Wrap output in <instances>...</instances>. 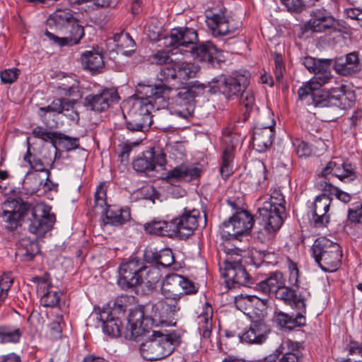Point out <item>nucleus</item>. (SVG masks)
<instances>
[{
	"label": "nucleus",
	"instance_id": "obj_23",
	"mask_svg": "<svg viewBox=\"0 0 362 362\" xmlns=\"http://www.w3.org/2000/svg\"><path fill=\"white\" fill-rule=\"evenodd\" d=\"M331 201L329 197L325 194L316 197L310 206L313 221L315 227H325L329 221V215L327 214L329 209Z\"/></svg>",
	"mask_w": 362,
	"mask_h": 362
},
{
	"label": "nucleus",
	"instance_id": "obj_18",
	"mask_svg": "<svg viewBox=\"0 0 362 362\" xmlns=\"http://www.w3.org/2000/svg\"><path fill=\"white\" fill-rule=\"evenodd\" d=\"M153 319L145 317L142 308H136L130 311L128 316V325L124 337L129 339H134L143 334L152 324Z\"/></svg>",
	"mask_w": 362,
	"mask_h": 362
},
{
	"label": "nucleus",
	"instance_id": "obj_12",
	"mask_svg": "<svg viewBox=\"0 0 362 362\" xmlns=\"http://www.w3.org/2000/svg\"><path fill=\"white\" fill-rule=\"evenodd\" d=\"M321 175L323 177L334 176L344 183L352 182L356 178L355 168L340 157L332 158L323 168Z\"/></svg>",
	"mask_w": 362,
	"mask_h": 362
},
{
	"label": "nucleus",
	"instance_id": "obj_10",
	"mask_svg": "<svg viewBox=\"0 0 362 362\" xmlns=\"http://www.w3.org/2000/svg\"><path fill=\"white\" fill-rule=\"evenodd\" d=\"M122 303V299H117L112 310L104 308L99 311L97 317V319L102 322L103 332L112 337H118L122 334V322L118 317L115 316L117 311L119 313L125 312L126 306H124Z\"/></svg>",
	"mask_w": 362,
	"mask_h": 362
},
{
	"label": "nucleus",
	"instance_id": "obj_37",
	"mask_svg": "<svg viewBox=\"0 0 362 362\" xmlns=\"http://www.w3.org/2000/svg\"><path fill=\"white\" fill-rule=\"evenodd\" d=\"M81 62L85 69L93 73L100 72L104 67L103 56L95 50H89L81 55Z\"/></svg>",
	"mask_w": 362,
	"mask_h": 362
},
{
	"label": "nucleus",
	"instance_id": "obj_19",
	"mask_svg": "<svg viewBox=\"0 0 362 362\" xmlns=\"http://www.w3.org/2000/svg\"><path fill=\"white\" fill-rule=\"evenodd\" d=\"M206 23L214 37H221L233 34L237 29L233 21L224 12L207 15Z\"/></svg>",
	"mask_w": 362,
	"mask_h": 362
},
{
	"label": "nucleus",
	"instance_id": "obj_36",
	"mask_svg": "<svg viewBox=\"0 0 362 362\" xmlns=\"http://www.w3.org/2000/svg\"><path fill=\"white\" fill-rule=\"evenodd\" d=\"M74 107V100L66 98H57L54 100L49 105L39 109L40 115L43 117L46 113L64 114L72 111Z\"/></svg>",
	"mask_w": 362,
	"mask_h": 362
},
{
	"label": "nucleus",
	"instance_id": "obj_47",
	"mask_svg": "<svg viewBox=\"0 0 362 362\" xmlns=\"http://www.w3.org/2000/svg\"><path fill=\"white\" fill-rule=\"evenodd\" d=\"M200 173L201 170L199 168L181 165L169 172L168 177L190 181L199 177Z\"/></svg>",
	"mask_w": 362,
	"mask_h": 362
},
{
	"label": "nucleus",
	"instance_id": "obj_27",
	"mask_svg": "<svg viewBox=\"0 0 362 362\" xmlns=\"http://www.w3.org/2000/svg\"><path fill=\"white\" fill-rule=\"evenodd\" d=\"M180 310L178 302H173L165 298L153 305L152 315L153 317H158L160 322H167L174 320Z\"/></svg>",
	"mask_w": 362,
	"mask_h": 362
},
{
	"label": "nucleus",
	"instance_id": "obj_20",
	"mask_svg": "<svg viewBox=\"0 0 362 362\" xmlns=\"http://www.w3.org/2000/svg\"><path fill=\"white\" fill-rule=\"evenodd\" d=\"M199 211L197 209L185 211V212L177 218L172 220L175 235H178L181 238H188L193 234L198 226V218Z\"/></svg>",
	"mask_w": 362,
	"mask_h": 362
},
{
	"label": "nucleus",
	"instance_id": "obj_33",
	"mask_svg": "<svg viewBox=\"0 0 362 362\" xmlns=\"http://www.w3.org/2000/svg\"><path fill=\"white\" fill-rule=\"evenodd\" d=\"M276 298L282 300L286 304L293 305L299 311L305 313V298L301 293H297L293 288L286 286L285 284L275 293Z\"/></svg>",
	"mask_w": 362,
	"mask_h": 362
},
{
	"label": "nucleus",
	"instance_id": "obj_42",
	"mask_svg": "<svg viewBox=\"0 0 362 362\" xmlns=\"http://www.w3.org/2000/svg\"><path fill=\"white\" fill-rule=\"evenodd\" d=\"M75 18L69 11H58L54 13L47 20L49 27L54 26L56 30L62 31L71 23H74Z\"/></svg>",
	"mask_w": 362,
	"mask_h": 362
},
{
	"label": "nucleus",
	"instance_id": "obj_25",
	"mask_svg": "<svg viewBox=\"0 0 362 362\" xmlns=\"http://www.w3.org/2000/svg\"><path fill=\"white\" fill-rule=\"evenodd\" d=\"M192 57L202 62H206L214 66V61L219 57V50L211 41H206L199 45H194L189 49Z\"/></svg>",
	"mask_w": 362,
	"mask_h": 362
},
{
	"label": "nucleus",
	"instance_id": "obj_31",
	"mask_svg": "<svg viewBox=\"0 0 362 362\" xmlns=\"http://www.w3.org/2000/svg\"><path fill=\"white\" fill-rule=\"evenodd\" d=\"M262 228L257 233L256 238L261 243L269 241L273 237L274 233L278 230L283 224V218L278 216L268 217H259Z\"/></svg>",
	"mask_w": 362,
	"mask_h": 362
},
{
	"label": "nucleus",
	"instance_id": "obj_13",
	"mask_svg": "<svg viewBox=\"0 0 362 362\" xmlns=\"http://www.w3.org/2000/svg\"><path fill=\"white\" fill-rule=\"evenodd\" d=\"M250 74L244 71L243 74L235 73L221 81L219 89L228 100L238 98L249 86Z\"/></svg>",
	"mask_w": 362,
	"mask_h": 362
},
{
	"label": "nucleus",
	"instance_id": "obj_59",
	"mask_svg": "<svg viewBox=\"0 0 362 362\" xmlns=\"http://www.w3.org/2000/svg\"><path fill=\"white\" fill-rule=\"evenodd\" d=\"M13 283L11 273H5L0 277V305L8 296V291Z\"/></svg>",
	"mask_w": 362,
	"mask_h": 362
},
{
	"label": "nucleus",
	"instance_id": "obj_16",
	"mask_svg": "<svg viewBox=\"0 0 362 362\" xmlns=\"http://www.w3.org/2000/svg\"><path fill=\"white\" fill-rule=\"evenodd\" d=\"M171 88L165 83L159 85H146L139 83L136 90L138 98H148L149 102L156 105V109L159 110L167 106V93Z\"/></svg>",
	"mask_w": 362,
	"mask_h": 362
},
{
	"label": "nucleus",
	"instance_id": "obj_3",
	"mask_svg": "<svg viewBox=\"0 0 362 362\" xmlns=\"http://www.w3.org/2000/svg\"><path fill=\"white\" fill-rule=\"evenodd\" d=\"M226 258L222 264H220V270L223 277L226 279V282L228 286H244L250 287L253 281L245 268L241 264L240 261L245 252L238 247L226 248L224 250Z\"/></svg>",
	"mask_w": 362,
	"mask_h": 362
},
{
	"label": "nucleus",
	"instance_id": "obj_44",
	"mask_svg": "<svg viewBox=\"0 0 362 362\" xmlns=\"http://www.w3.org/2000/svg\"><path fill=\"white\" fill-rule=\"evenodd\" d=\"M212 308L208 303L205 304L204 311L198 317L199 331L203 338L211 337L212 329Z\"/></svg>",
	"mask_w": 362,
	"mask_h": 362
},
{
	"label": "nucleus",
	"instance_id": "obj_54",
	"mask_svg": "<svg viewBox=\"0 0 362 362\" xmlns=\"http://www.w3.org/2000/svg\"><path fill=\"white\" fill-rule=\"evenodd\" d=\"M252 257L254 260V264L259 266L262 263L275 264L277 263L278 255L268 250H255L252 252Z\"/></svg>",
	"mask_w": 362,
	"mask_h": 362
},
{
	"label": "nucleus",
	"instance_id": "obj_24",
	"mask_svg": "<svg viewBox=\"0 0 362 362\" xmlns=\"http://www.w3.org/2000/svg\"><path fill=\"white\" fill-rule=\"evenodd\" d=\"M269 333V329L263 321L255 320L245 329L240 338L243 342L261 344L266 341Z\"/></svg>",
	"mask_w": 362,
	"mask_h": 362
},
{
	"label": "nucleus",
	"instance_id": "obj_8",
	"mask_svg": "<svg viewBox=\"0 0 362 362\" xmlns=\"http://www.w3.org/2000/svg\"><path fill=\"white\" fill-rule=\"evenodd\" d=\"M28 203L21 199H6L1 205V218L4 226L9 230H14L26 220Z\"/></svg>",
	"mask_w": 362,
	"mask_h": 362
},
{
	"label": "nucleus",
	"instance_id": "obj_55",
	"mask_svg": "<svg viewBox=\"0 0 362 362\" xmlns=\"http://www.w3.org/2000/svg\"><path fill=\"white\" fill-rule=\"evenodd\" d=\"M59 90L62 94L72 98L74 100V105L77 100L81 98V93L79 89L78 82L72 81L71 83H61Z\"/></svg>",
	"mask_w": 362,
	"mask_h": 362
},
{
	"label": "nucleus",
	"instance_id": "obj_4",
	"mask_svg": "<svg viewBox=\"0 0 362 362\" xmlns=\"http://www.w3.org/2000/svg\"><path fill=\"white\" fill-rule=\"evenodd\" d=\"M312 252L315 262L325 272H335L341 265V247L325 237L319 238L315 241Z\"/></svg>",
	"mask_w": 362,
	"mask_h": 362
},
{
	"label": "nucleus",
	"instance_id": "obj_26",
	"mask_svg": "<svg viewBox=\"0 0 362 362\" xmlns=\"http://www.w3.org/2000/svg\"><path fill=\"white\" fill-rule=\"evenodd\" d=\"M37 283V292L41 293L40 303L44 307H54L59 303L61 292L54 291L53 286L45 277H36Z\"/></svg>",
	"mask_w": 362,
	"mask_h": 362
},
{
	"label": "nucleus",
	"instance_id": "obj_39",
	"mask_svg": "<svg viewBox=\"0 0 362 362\" xmlns=\"http://www.w3.org/2000/svg\"><path fill=\"white\" fill-rule=\"evenodd\" d=\"M39 252L40 248L37 242L29 238H23L18 243L16 255L21 260L29 262L33 260Z\"/></svg>",
	"mask_w": 362,
	"mask_h": 362
},
{
	"label": "nucleus",
	"instance_id": "obj_41",
	"mask_svg": "<svg viewBox=\"0 0 362 362\" xmlns=\"http://www.w3.org/2000/svg\"><path fill=\"white\" fill-rule=\"evenodd\" d=\"M152 124L151 116H141L136 113L130 112L129 119L126 120V127L132 132L147 131Z\"/></svg>",
	"mask_w": 362,
	"mask_h": 362
},
{
	"label": "nucleus",
	"instance_id": "obj_58",
	"mask_svg": "<svg viewBox=\"0 0 362 362\" xmlns=\"http://www.w3.org/2000/svg\"><path fill=\"white\" fill-rule=\"evenodd\" d=\"M175 62L163 67L157 75L158 79L165 84L176 81Z\"/></svg>",
	"mask_w": 362,
	"mask_h": 362
},
{
	"label": "nucleus",
	"instance_id": "obj_61",
	"mask_svg": "<svg viewBox=\"0 0 362 362\" xmlns=\"http://www.w3.org/2000/svg\"><path fill=\"white\" fill-rule=\"evenodd\" d=\"M20 70L17 68L5 69L0 73L1 83L4 84H11L14 83L20 75Z\"/></svg>",
	"mask_w": 362,
	"mask_h": 362
},
{
	"label": "nucleus",
	"instance_id": "obj_64",
	"mask_svg": "<svg viewBox=\"0 0 362 362\" xmlns=\"http://www.w3.org/2000/svg\"><path fill=\"white\" fill-rule=\"evenodd\" d=\"M59 139V145L62 146L66 151H69L76 149L79 146L78 139L76 138H71L68 136L63 135L58 136Z\"/></svg>",
	"mask_w": 362,
	"mask_h": 362
},
{
	"label": "nucleus",
	"instance_id": "obj_40",
	"mask_svg": "<svg viewBox=\"0 0 362 362\" xmlns=\"http://www.w3.org/2000/svg\"><path fill=\"white\" fill-rule=\"evenodd\" d=\"M303 313V312L300 311L293 318L283 312L276 311L275 312L274 319L275 322L281 327L292 329L296 327L305 325V317Z\"/></svg>",
	"mask_w": 362,
	"mask_h": 362
},
{
	"label": "nucleus",
	"instance_id": "obj_38",
	"mask_svg": "<svg viewBox=\"0 0 362 362\" xmlns=\"http://www.w3.org/2000/svg\"><path fill=\"white\" fill-rule=\"evenodd\" d=\"M173 223L172 221L168 222L165 221L153 220L144 226V230L147 233L156 235L173 236L175 231L173 229Z\"/></svg>",
	"mask_w": 362,
	"mask_h": 362
},
{
	"label": "nucleus",
	"instance_id": "obj_6",
	"mask_svg": "<svg viewBox=\"0 0 362 362\" xmlns=\"http://www.w3.org/2000/svg\"><path fill=\"white\" fill-rule=\"evenodd\" d=\"M160 291L165 299L179 303L184 295L196 293L197 287L187 278L177 274H172L166 276Z\"/></svg>",
	"mask_w": 362,
	"mask_h": 362
},
{
	"label": "nucleus",
	"instance_id": "obj_53",
	"mask_svg": "<svg viewBox=\"0 0 362 362\" xmlns=\"http://www.w3.org/2000/svg\"><path fill=\"white\" fill-rule=\"evenodd\" d=\"M156 108V105L149 102L148 98H137L134 100L130 112L141 116H151V111Z\"/></svg>",
	"mask_w": 362,
	"mask_h": 362
},
{
	"label": "nucleus",
	"instance_id": "obj_46",
	"mask_svg": "<svg viewBox=\"0 0 362 362\" xmlns=\"http://www.w3.org/2000/svg\"><path fill=\"white\" fill-rule=\"evenodd\" d=\"M176 80L181 83L196 76L198 67L194 64L187 62H175Z\"/></svg>",
	"mask_w": 362,
	"mask_h": 362
},
{
	"label": "nucleus",
	"instance_id": "obj_30",
	"mask_svg": "<svg viewBox=\"0 0 362 362\" xmlns=\"http://www.w3.org/2000/svg\"><path fill=\"white\" fill-rule=\"evenodd\" d=\"M144 257L146 262L164 268L171 266L175 261L173 253L169 248L158 250L148 247L145 250Z\"/></svg>",
	"mask_w": 362,
	"mask_h": 362
},
{
	"label": "nucleus",
	"instance_id": "obj_17",
	"mask_svg": "<svg viewBox=\"0 0 362 362\" xmlns=\"http://www.w3.org/2000/svg\"><path fill=\"white\" fill-rule=\"evenodd\" d=\"M119 99L117 90L105 88L100 93L87 95L83 103L87 110L102 112L109 108L111 103L117 102Z\"/></svg>",
	"mask_w": 362,
	"mask_h": 362
},
{
	"label": "nucleus",
	"instance_id": "obj_51",
	"mask_svg": "<svg viewBox=\"0 0 362 362\" xmlns=\"http://www.w3.org/2000/svg\"><path fill=\"white\" fill-rule=\"evenodd\" d=\"M64 30L69 46L78 44L84 36L83 27L78 23L76 18L74 23H71L70 27L68 26Z\"/></svg>",
	"mask_w": 362,
	"mask_h": 362
},
{
	"label": "nucleus",
	"instance_id": "obj_60",
	"mask_svg": "<svg viewBox=\"0 0 362 362\" xmlns=\"http://www.w3.org/2000/svg\"><path fill=\"white\" fill-rule=\"evenodd\" d=\"M148 60L151 64L156 65H168L173 62L170 56V53L164 50L157 51L150 56Z\"/></svg>",
	"mask_w": 362,
	"mask_h": 362
},
{
	"label": "nucleus",
	"instance_id": "obj_29",
	"mask_svg": "<svg viewBox=\"0 0 362 362\" xmlns=\"http://www.w3.org/2000/svg\"><path fill=\"white\" fill-rule=\"evenodd\" d=\"M333 68L337 74L346 76L359 72L361 64L358 54L354 52L347 54L345 59H337L333 64Z\"/></svg>",
	"mask_w": 362,
	"mask_h": 362
},
{
	"label": "nucleus",
	"instance_id": "obj_56",
	"mask_svg": "<svg viewBox=\"0 0 362 362\" xmlns=\"http://www.w3.org/2000/svg\"><path fill=\"white\" fill-rule=\"evenodd\" d=\"M318 186L322 190L328 191L334 194L338 199L344 203H347L351 200V196L348 193L341 191L328 182L321 181L318 183Z\"/></svg>",
	"mask_w": 362,
	"mask_h": 362
},
{
	"label": "nucleus",
	"instance_id": "obj_52",
	"mask_svg": "<svg viewBox=\"0 0 362 362\" xmlns=\"http://www.w3.org/2000/svg\"><path fill=\"white\" fill-rule=\"evenodd\" d=\"M22 332L19 328L0 326V343H17L20 341Z\"/></svg>",
	"mask_w": 362,
	"mask_h": 362
},
{
	"label": "nucleus",
	"instance_id": "obj_11",
	"mask_svg": "<svg viewBox=\"0 0 362 362\" xmlns=\"http://www.w3.org/2000/svg\"><path fill=\"white\" fill-rule=\"evenodd\" d=\"M143 262L139 259H131L122 262L119 267L117 283L123 289H128L141 284V269Z\"/></svg>",
	"mask_w": 362,
	"mask_h": 362
},
{
	"label": "nucleus",
	"instance_id": "obj_28",
	"mask_svg": "<svg viewBox=\"0 0 362 362\" xmlns=\"http://www.w3.org/2000/svg\"><path fill=\"white\" fill-rule=\"evenodd\" d=\"M275 122L263 127H255L252 136L253 148L258 152L262 153L267 151L272 146L274 140Z\"/></svg>",
	"mask_w": 362,
	"mask_h": 362
},
{
	"label": "nucleus",
	"instance_id": "obj_15",
	"mask_svg": "<svg viewBox=\"0 0 362 362\" xmlns=\"http://www.w3.org/2000/svg\"><path fill=\"white\" fill-rule=\"evenodd\" d=\"M166 163L165 154L159 148H152L139 155L133 162L137 172L154 170L156 166L163 167Z\"/></svg>",
	"mask_w": 362,
	"mask_h": 362
},
{
	"label": "nucleus",
	"instance_id": "obj_35",
	"mask_svg": "<svg viewBox=\"0 0 362 362\" xmlns=\"http://www.w3.org/2000/svg\"><path fill=\"white\" fill-rule=\"evenodd\" d=\"M285 281L280 272L271 273L264 280L257 284L256 288L265 294L276 293L284 286Z\"/></svg>",
	"mask_w": 362,
	"mask_h": 362
},
{
	"label": "nucleus",
	"instance_id": "obj_50",
	"mask_svg": "<svg viewBox=\"0 0 362 362\" xmlns=\"http://www.w3.org/2000/svg\"><path fill=\"white\" fill-rule=\"evenodd\" d=\"M24 160L29 163L31 170L30 171H35L40 174V173H47V171H50L49 168H52L54 161L44 162L40 158L33 156L28 148L26 154L24 156Z\"/></svg>",
	"mask_w": 362,
	"mask_h": 362
},
{
	"label": "nucleus",
	"instance_id": "obj_34",
	"mask_svg": "<svg viewBox=\"0 0 362 362\" xmlns=\"http://www.w3.org/2000/svg\"><path fill=\"white\" fill-rule=\"evenodd\" d=\"M283 354L279 362H298L302 356L297 344L290 339L284 340L275 351V357Z\"/></svg>",
	"mask_w": 362,
	"mask_h": 362
},
{
	"label": "nucleus",
	"instance_id": "obj_63",
	"mask_svg": "<svg viewBox=\"0 0 362 362\" xmlns=\"http://www.w3.org/2000/svg\"><path fill=\"white\" fill-rule=\"evenodd\" d=\"M269 300L267 298H260L256 296H243L236 297L235 303L237 308L241 307L242 304H246L247 303H255L256 304L258 302H261L264 305H266L268 303Z\"/></svg>",
	"mask_w": 362,
	"mask_h": 362
},
{
	"label": "nucleus",
	"instance_id": "obj_57",
	"mask_svg": "<svg viewBox=\"0 0 362 362\" xmlns=\"http://www.w3.org/2000/svg\"><path fill=\"white\" fill-rule=\"evenodd\" d=\"M347 349L351 357L339 362H362L361 344L357 341H351L347 346Z\"/></svg>",
	"mask_w": 362,
	"mask_h": 362
},
{
	"label": "nucleus",
	"instance_id": "obj_43",
	"mask_svg": "<svg viewBox=\"0 0 362 362\" xmlns=\"http://www.w3.org/2000/svg\"><path fill=\"white\" fill-rule=\"evenodd\" d=\"M140 276L141 284L144 283L148 288H153L160 281L162 274L158 267L154 264L146 266L143 263Z\"/></svg>",
	"mask_w": 362,
	"mask_h": 362
},
{
	"label": "nucleus",
	"instance_id": "obj_45",
	"mask_svg": "<svg viewBox=\"0 0 362 362\" xmlns=\"http://www.w3.org/2000/svg\"><path fill=\"white\" fill-rule=\"evenodd\" d=\"M240 110L243 114V120H247L251 112L258 110L255 104L253 92L247 88L240 94Z\"/></svg>",
	"mask_w": 362,
	"mask_h": 362
},
{
	"label": "nucleus",
	"instance_id": "obj_48",
	"mask_svg": "<svg viewBox=\"0 0 362 362\" xmlns=\"http://www.w3.org/2000/svg\"><path fill=\"white\" fill-rule=\"evenodd\" d=\"M233 152L234 146L228 145L223 149L221 156L220 173L222 177L228 178L233 172Z\"/></svg>",
	"mask_w": 362,
	"mask_h": 362
},
{
	"label": "nucleus",
	"instance_id": "obj_49",
	"mask_svg": "<svg viewBox=\"0 0 362 362\" xmlns=\"http://www.w3.org/2000/svg\"><path fill=\"white\" fill-rule=\"evenodd\" d=\"M23 189L26 194H33L41 189L42 178L35 171H28L23 181Z\"/></svg>",
	"mask_w": 362,
	"mask_h": 362
},
{
	"label": "nucleus",
	"instance_id": "obj_7",
	"mask_svg": "<svg viewBox=\"0 0 362 362\" xmlns=\"http://www.w3.org/2000/svg\"><path fill=\"white\" fill-rule=\"evenodd\" d=\"M254 223L253 216L247 211L236 212L228 221L221 226V234L223 239H239L240 236L247 234Z\"/></svg>",
	"mask_w": 362,
	"mask_h": 362
},
{
	"label": "nucleus",
	"instance_id": "obj_14",
	"mask_svg": "<svg viewBox=\"0 0 362 362\" xmlns=\"http://www.w3.org/2000/svg\"><path fill=\"white\" fill-rule=\"evenodd\" d=\"M165 40L168 46L179 49L181 53L187 54L196 44L198 35L197 31L192 28H177L172 29Z\"/></svg>",
	"mask_w": 362,
	"mask_h": 362
},
{
	"label": "nucleus",
	"instance_id": "obj_2",
	"mask_svg": "<svg viewBox=\"0 0 362 362\" xmlns=\"http://www.w3.org/2000/svg\"><path fill=\"white\" fill-rule=\"evenodd\" d=\"M312 103L315 107H325L334 106L346 109L354 105L355 93L346 85L336 83L329 89H316L310 93Z\"/></svg>",
	"mask_w": 362,
	"mask_h": 362
},
{
	"label": "nucleus",
	"instance_id": "obj_1",
	"mask_svg": "<svg viewBox=\"0 0 362 362\" xmlns=\"http://www.w3.org/2000/svg\"><path fill=\"white\" fill-rule=\"evenodd\" d=\"M180 342L181 335L177 331H153L151 337L140 345L139 350L146 361H158L171 354Z\"/></svg>",
	"mask_w": 362,
	"mask_h": 362
},
{
	"label": "nucleus",
	"instance_id": "obj_9",
	"mask_svg": "<svg viewBox=\"0 0 362 362\" xmlns=\"http://www.w3.org/2000/svg\"><path fill=\"white\" fill-rule=\"evenodd\" d=\"M94 208L95 210L101 209V213L105 212V223L115 226L122 225L130 219V211L129 209H115L108 206L106 202V189L104 184H100L94 195Z\"/></svg>",
	"mask_w": 362,
	"mask_h": 362
},
{
	"label": "nucleus",
	"instance_id": "obj_5",
	"mask_svg": "<svg viewBox=\"0 0 362 362\" xmlns=\"http://www.w3.org/2000/svg\"><path fill=\"white\" fill-rule=\"evenodd\" d=\"M26 221L29 222V231L41 236L52 228L55 216L50 213V208L45 204H37L34 206L28 204Z\"/></svg>",
	"mask_w": 362,
	"mask_h": 362
},
{
	"label": "nucleus",
	"instance_id": "obj_22",
	"mask_svg": "<svg viewBox=\"0 0 362 362\" xmlns=\"http://www.w3.org/2000/svg\"><path fill=\"white\" fill-rule=\"evenodd\" d=\"M335 25L336 21L329 12L325 9H317L311 13L305 28L313 33H322L335 28Z\"/></svg>",
	"mask_w": 362,
	"mask_h": 362
},
{
	"label": "nucleus",
	"instance_id": "obj_62",
	"mask_svg": "<svg viewBox=\"0 0 362 362\" xmlns=\"http://www.w3.org/2000/svg\"><path fill=\"white\" fill-rule=\"evenodd\" d=\"M33 134L35 137L40 139L44 141H53L58 138V133L47 131L41 126H37L34 128Z\"/></svg>",
	"mask_w": 362,
	"mask_h": 362
},
{
	"label": "nucleus",
	"instance_id": "obj_32",
	"mask_svg": "<svg viewBox=\"0 0 362 362\" xmlns=\"http://www.w3.org/2000/svg\"><path fill=\"white\" fill-rule=\"evenodd\" d=\"M315 76L309 81L304 83L298 90L300 100H306L312 90H316L324 85L329 83L333 78L332 73H313Z\"/></svg>",
	"mask_w": 362,
	"mask_h": 362
},
{
	"label": "nucleus",
	"instance_id": "obj_21",
	"mask_svg": "<svg viewBox=\"0 0 362 362\" xmlns=\"http://www.w3.org/2000/svg\"><path fill=\"white\" fill-rule=\"evenodd\" d=\"M285 199L280 189H274L269 201H264L262 206L259 208V217L268 218V217L278 216L284 219L285 214Z\"/></svg>",
	"mask_w": 362,
	"mask_h": 362
}]
</instances>
